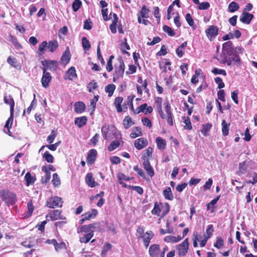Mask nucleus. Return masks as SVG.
Here are the masks:
<instances>
[{"instance_id": "nucleus-39", "label": "nucleus", "mask_w": 257, "mask_h": 257, "mask_svg": "<svg viewBox=\"0 0 257 257\" xmlns=\"http://www.w3.org/2000/svg\"><path fill=\"white\" fill-rule=\"evenodd\" d=\"M115 89V85L113 84H109L105 87V91L108 93L109 97L111 96Z\"/></svg>"}, {"instance_id": "nucleus-23", "label": "nucleus", "mask_w": 257, "mask_h": 257, "mask_svg": "<svg viewBox=\"0 0 257 257\" xmlns=\"http://www.w3.org/2000/svg\"><path fill=\"white\" fill-rule=\"evenodd\" d=\"M153 151L152 147H149L145 150L142 157L143 162H150L149 159L152 157Z\"/></svg>"}, {"instance_id": "nucleus-40", "label": "nucleus", "mask_w": 257, "mask_h": 257, "mask_svg": "<svg viewBox=\"0 0 257 257\" xmlns=\"http://www.w3.org/2000/svg\"><path fill=\"white\" fill-rule=\"evenodd\" d=\"M142 133L140 127H136L133 130L132 133L130 134V137L132 139L136 138L141 136Z\"/></svg>"}, {"instance_id": "nucleus-9", "label": "nucleus", "mask_w": 257, "mask_h": 257, "mask_svg": "<svg viewBox=\"0 0 257 257\" xmlns=\"http://www.w3.org/2000/svg\"><path fill=\"white\" fill-rule=\"evenodd\" d=\"M43 67L42 70L45 69L46 71L47 70H55L57 67V62L53 60H45L42 62Z\"/></svg>"}, {"instance_id": "nucleus-60", "label": "nucleus", "mask_w": 257, "mask_h": 257, "mask_svg": "<svg viewBox=\"0 0 257 257\" xmlns=\"http://www.w3.org/2000/svg\"><path fill=\"white\" fill-rule=\"evenodd\" d=\"M56 133L54 131H52L51 134L47 137V141L49 144H51L53 142L55 138L56 137Z\"/></svg>"}, {"instance_id": "nucleus-20", "label": "nucleus", "mask_w": 257, "mask_h": 257, "mask_svg": "<svg viewBox=\"0 0 257 257\" xmlns=\"http://www.w3.org/2000/svg\"><path fill=\"white\" fill-rule=\"evenodd\" d=\"M154 234L152 231H147L145 234L142 236V238L145 244V247L147 248L149 245L150 240L153 238Z\"/></svg>"}, {"instance_id": "nucleus-45", "label": "nucleus", "mask_w": 257, "mask_h": 257, "mask_svg": "<svg viewBox=\"0 0 257 257\" xmlns=\"http://www.w3.org/2000/svg\"><path fill=\"white\" fill-rule=\"evenodd\" d=\"M161 210V217H163L169 212L170 210V206L169 204L167 203L162 204Z\"/></svg>"}, {"instance_id": "nucleus-18", "label": "nucleus", "mask_w": 257, "mask_h": 257, "mask_svg": "<svg viewBox=\"0 0 257 257\" xmlns=\"http://www.w3.org/2000/svg\"><path fill=\"white\" fill-rule=\"evenodd\" d=\"M85 182L87 185L91 188L97 186V183L95 181L91 173H88L85 177Z\"/></svg>"}, {"instance_id": "nucleus-61", "label": "nucleus", "mask_w": 257, "mask_h": 257, "mask_svg": "<svg viewBox=\"0 0 257 257\" xmlns=\"http://www.w3.org/2000/svg\"><path fill=\"white\" fill-rule=\"evenodd\" d=\"M52 182L55 186H57L60 184V181L58 175L56 173H54L53 175Z\"/></svg>"}, {"instance_id": "nucleus-16", "label": "nucleus", "mask_w": 257, "mask_h": 257, "mask_svg": "<svg viewBox=\"0 0 257 257\" xmlns=\"http://www.w3.org/2000/svg\"><path fill=\"white\" fill-rule=\"evenodd\" d=\"M76 73L75 68L74 67H71L66 72L64 76L65 79L72 80L76 77Z\"/></svg>"}, {"instance_id": "nucleus-35", "label": "nucleus", "mask_w": 257, "mask_h": 257, "mask_svg": "<svg viewBox=\"0 0 257 257\" xmlns=\"http://www.w3.org/2000/svg\"><path fill=\"white\" fill-rule=\"evenodd\" d=\"M219 198H220V196H217L216 198L213 199L210 203H209L207 205V210H210L211 208V213H213L215 211V206L214 205L216 204L217 202L219 200Z\"/></svg>"}, {"instance_id": "nucleus-58", "label": "nucleus", "mask_w": 257, "mask_h": 257, "mask_svg": "<svg viewBox=\"0 0 257 257\" xmlns=\"http://www.w3.org/2000/svg\"><path fill=\"white\" fill-rule=\"evenodd\" d=\"M98 85L96 82L94 81L90 82L87 85V89L89 92H93L94 90L97 88Z\"/></svg>"}, {"instance_id": "nucleus-55", "label": "nucleus", "mask_w": 257, "mask_h": 257, "mask_svg": "<svg viewBox=\"0 0 257 257\" xmlns=\"http://www.w3.org/2000/svg\"><path fill=\"white\" fill-rule=\"evenodd\" d=\"M82 5L80 0H74L72 4V9L74 12H77Z\"/></svg>"}, {"instance_id": "nucleus-19", "label": "nucleus", "mask_w": 257, "mask_h": 257, "mask_svg": "<svg viewBox=\"0 0 257 257\" xmlns=\"http://www.w3.org/2000/svg\"><path fill=\"white\" fill-rule=\"evenodd\" d=\"M143 165L144 169L147 172L148 175L151 177H153L154 176L155 173L153 168L151 165L150 162L147 161L143 162Z\"/></svg>"}, {"instance_id": "nucleus-53", "label": "nucleus", "mask_w": 257, "mask_h": 257, "mask_svg": "<svg viewBox=\"0 0 257 257\" xmlns=\"http://www.w3.org/2000/svg\"><path fill=\"white\" fill-rule=\"evenodd\" d=\"M119 144L120 143L117 140L112 142L108 147V151H112L114 150L119 146Z\"/></svg>"}, {"instance_id": "nucleus-44", "label": "nucleus", "mask_w": 257, "mask_h": 257, "mask_svg": "<svg viewBox=\"0 0 257 257\" xmlns=\"http://www.w3.org/2000/svg\"><path fill=\"white\" fill-rule=\"evenodd\" d=\"M123 124L124 127L127 129L134 124V123L131 118L129 116H126L123 120Z\"/></svg>"}, {"instance_id": "nucleus-46", "label": "nucleus", "mask_w": 257, "mask_h": 257, "mask_svg": "<svg viewBox=\"0 0 257 257\" xmlns=\"http://www.w3.org/2000/svg\"><path fill=\"white\" fill-rule=\"evenodd\" d=\"M48 43L46 41H43L39 47L38 53L39 55H42L46 51Z\"/></svg>"}, {"instance_id": "nucleus-21", "label": "nucleus", "mask_w": 257, "mask_h": 257, "mask_svg": "<svg viewBox=\"0 0 257 257\" xmlns=\"http://www.w3.org/2000/svg\"><path fill=\"white\" fill-rule=\"evenodd\" d=\"M70 58H71V55L70 54V52L69 51V49L67 48L64 51V53L63 54V55L61 58V60H60L61 63L64 65H66V64H67L69 63V62L70 60Z\"/></svg>"}, {"instance_id": "nucleus-10", "label": "nucleus", "mask_w": 257, "mask_h": 257, "mask_svg": "<svg viewBox=\"0 0 257 257\" xmlns=\"http://www.w3.org/2000/svg\"><path fill=\"white\" fill-rule=\"evenodd\" d=\"M52 80V76L50 73L46 71L45 69L43 70V75L41 80L43 87L46 88L49 86V83Z\"/></svg>"}, {"instance_id": "nucleus-29", "label": "nucleus", "mask_w": 257, "mask_h": 257, "mask_svg": "<svg viewBox=\"0 0 257 257\" xmlns=\"http://www.w3.org/2000/svg\"><path fill=\"white\" fill-rule=\"evenodd\" d=\"M98 212L97 210L93 209L90 211H88L85 214H83V216H84V218L87 220H89L94 218L97 214Z\"/></svg>"}, {"instance_id": "nucleus-28", "label": "nucleus", "mask_w": 257, "mask_h": 257, "mask_svg": "<svg viewBox=\"0 0 257 257\" xmlns=\"http://www.w3.org/2000/svg\"><path fill=\"white\" fill-rule=\"evenodd\" d=\"M157 147L160 150H163L165 149L166 146V141L161 137H157L156 140Z\"/></svg>"}, {"instance_id": "nucleus-51", "label": "nucleus", "mask_w": 257, "mask_h": 257, "mask_svg": "<svg viewBox=\"0 0 257 257\" xmlns=\"http://www.w3.org/2000/svg\"><path fill=\"white\" fill-rule=\"evenodd\" d=\"M212 127V125L210 123H206L202 125V128L201 130V133L204 136H206L207 133L210 131Z\"/></svg>"}, {"instance_id": "nucleus-12", "label": "nucleus", "mask_w": 257, "mask_h": 257, "mask_svg": "<svg viewBox=\"0 0 257 257\" xmlns=\"http://www.w3.org/2000/svg\"><path fill=\"white\" fill-rule=\"evenodd\" d=\"M148 144L147 139L140 138L135 140L134 146L139 150H142L147 146Z\"/></svg>"}, {"instance_id": "nucleus-38", "label": "nucleus", "mask_w": 257, "mask_h": 257, "mask_svg": "<svg viewBox=\"0 0 257 257\" xmlns=\"http://www.w3.org/2000/svg\"><path fill=\"white\" fill-rule=\"evenodd\" d=\"M163 195L166 199L172 200L174 198L170 187H167L163 191Z\"/></svg>"}, {"instance_id": "nucleus-62", "label": "nucleus", "mask_w": 257, "mask_h": 257, "mask_svg": "<svg viewBox=\"0 0 257 257\" xmlns=\"http://www.w3.org/2000/svg\"><path fill=\"white\" fill-rule=\"evenodd\" d=\"M211 71L213 73H214L215 75L222 74L224 76H225L226 75V73L225 71L223 69H220L215 68H213Z\"/></svg>"}, {"instance_id": "nucleus-11", "label": "nucleus", "mask_w": 257, "mask_h": 257, "mask_svg": "<svg viewBox=\"0 0 257 257\" xmlns=\"http://www.w3.org/2000/svg\"><path fill=\"white\" fill-rule=\"evenodd\" d=\"M164 109L166 112L167 115L165 114V118L167 119V123L169 125H173V122L172 119V114L170 110V106L168 101H166L163 104Z\"/></svg>"}, {"instance_id": "nucleus-37", "label": "nucleus", "mask_w": 257, "mask_h": 257, "mask_svg": "<svg viewBox=\"0 0 257 257\" xmlns=\"http://www.w3.org/2000/svg\"><path fill=\"white\" fill-rule=\"evenodd\" d=\"M123 100V98L121 97H117L115 99L114 104L118 112L122 111V108L121 107V103Z\"/></svg>"}, {"instance_id": "nucleus-24", "label": "nucleus", "mask_w": 257, "mask_h": 257, "mask_svg": "<svg viewBox=\"0 0 257 257\" xmlns=\"http://www.w3.org/2000/svg\"><path fill=\"white\" fill-rule=\"evenodd\" d=\"M98 95H95L94 97L90 100V103L88 105V109L90 111L91 115L93 114L95 111L96 102L98 101Z\"/></svg>"}, {"instance_id": "nucleus-50", "label": "nucleus", "mask_w": 257, "mask_h": 257, "mask_svg": "<svg viewBox=\"0 0 257 257\" xmlns=\"http://www.w3.org/2000/svg\"><path fill=\"white\" fill-rule=\"evenodd\" d=\"M228 58H230L231 60V65H235L237 66H239L240 64V59L239 58L238 56L235 55L233 57L228 56Z\"/></svg>"}, {"instance_id": "nucleus-7", "label": "nucleus", "mask_w": 257, "mask_h": 257, "mask_svg": "<svg viewBox=\"0 0 257 257\" xmlns=\"http://www.w3.org/2000/svg\"><path fill=\"white\" fill-rule=\"evenodd\" d=\"M62 199L60 197L55 196L49 198L47 201V206L49 208L61 207L62 206Z\"/></svg>"}, {"instance_id": "nucleus-49", "label": "nucleus", "mask_w": 257, "mask_h": 257, "mask_svg": "<svg viewBox=\"0 0 257 257\" xmlns=\"http://www.w3.org/2000/svg\"><path fill=\"white\" fill-rule=\"evenodd\" d=\"M43 157L48 163H52L54 161L53 156L48 151H46L43 154Z\"/></svg>"}, {"instance_id": "nucleus-17", "label": "nucleus", "mask_w": 257, "mask_h": 257, "mask_svg": "<svg viewBox=\"0 0 257 257\" xmlns=\"http://www.w3.org/2000/svg\"><path fill=\"white\" fill-rule=\"evenodd\" d=\"M61 211L59 210H54L50 212L46 217H50L52 220H56L61 218Z\"/></svg>"}, {"instance_id": "nucleus-8", "label": "nucleus", "mask_w": 257, "mask_h": 257, "mask_svg": "<svg viewBox=\"0 0 257 257\" xmlns=\"http://www.w3.org/2000/svg\"><path fill=\"white\" fill-rule=\"evenodd\" d=\"M205 33L208 39L210 41H213L218 34V29L216 26H210L205 30Z\"/></svg>"}, {"instance_id": "nucleus-15", "label": "nucleus", "mask_w": 257, "mask_h": 257, "mask_svg": "<svg viewBox=\"0 0 257 257\" xmlns=\"http://www.w3.org/2000/svg\"><path fill=\"white\" fill-rule=\"evenodd\" d=\"M253 17V15L243 12L240 17V21L244 24H249Z\"/></svg>"}, {"instance_id": "nucleus-41", "label": "nucleus", "mask_w": 257, "mask_h": 257, "mask_svg": "<svg viewBox=\"0 0 257 257\" xmlns=\"http://www.w3.org/2000/svg\"><path fill=\"white\" fill-rule=\"evenodd\" d=\"M58 46V42L56 41H49L47 45L48 49L51 52H53Z\"/></svg>"}, {"instance_id": "nucleus-43", "label": "nucleus", "mask_w": 257, "mask_h": 257, "mask_svg": "<svg viewBox=\"0 0 257 257\" xmlns=\"http://www.w3.org/2000/svg\"><path fill=\"white\" fill-rule=\"evenodd\" d=\"M239 8V5L234 2H231L228 6V11L231 13H233L237 11Z\"/></svg>"}, {"instance_id": "nucleus-48", "label": "nucleus", "mask_w": 257, "mask_h": 257, "mask_svg": "<svg viewBox=\"0 0 257 257\" xmlns=\"http://www.w3.org/2000/svg\"><path fill=\"white\" fill-rule=\"evenodd\" d=\"M150 10L147 8L146 6H144L140 11V15L143 18H148L149 17Z\"/></svg>"}, {"instance_id": "nucleus-54", "label": "nucleus", "mask_w": 257, "mask_h": 257, "mask_svg": "<svg viewBox=\"0 0 257 257\" xmlns=\"http://www.w3.org/2000/svg\"><path fill=\"white\" fill-rule=\"evenodd\" d=\"M82 46L85 50H88L90 48V45L88 40L86 37H83L82 39Z\"/></svg>"}, {"instance_id": "nucleus-1", "label": "nucleus", "mask_w": 257, "mask_h": 257, "mask_svg": "<svg viewBox=\"0 0 257 257\" xmlns=\"http://www.w3.org/2000/svg\"><path fill=\"white\" fill-rule=\"evenodd\" d=\"M232 45V43L231 41H227L223 44L222 54L220 58L218 59L221 63H226L228 66L231 65V60L228 56H230L233 53V49Z\"/></svg>"}, {"instance_id": "nucleus-42", "label": "nucleus", "mask_w": 257, "mask_h": 257, "mask_svg": "<svg viewBox=\"0 0 257 257\" xmlns=\"http://www.w3.org/2000/svg\"><path fill=\"white\" fill-rule=\"evenodd\" d=\"M183 122L185 124L184 128L185 130H191L192 128L190 119L189 117H183Z\"/></svg>"}, {"instance_id": "nucleus-36", "label": "nucleus", "mask_w": 257, "mask_h": 257, "mask_svg": "<svg viewBox=\"0 0 257 257\" xmlns=\"http://www.w3.org/2000/svg\"><path fill=\"white\" fill-rule=\"evenodd\" d=\"M22 245L27 247H32L35 245V239L30 237L22 242Z\"/></svg>"}, {"instance_id": "nucleus-33", "label": "nucleus", "mask_w": 257, "mask_h": 257, "mask_svg": "<svg viewBox=\"0 0 257 257\" xmlns=\"http://www.w3.org/2000/svg\"><path fill=\"white\" fill-rule=\"evenodd\" d=\"M25 179L26 182V185L29 186L34 183L36 179L34 177L32 176L30 172L26 173Z\"/></svg>"}, {"instance_id": "nucleus-22", "label": "nucleus", "mask_w": 257, "mask_h": 257, "mask_svg": "<svg viewBox=\"0 0 257 257\" xmlns=\"http://www.w3.org/2000/svg\"><path fill=\"white\" fill-rule=\"evenodd\" d=\"M97 155V151L95 149L90 150L88 153L87 162L88 164H92L95 161Z\"/></svg>"}, {"instance_id": "nucleus-64", "label": "nucleus", "mask_w": 257, "mask_h": 257, "mask_svg": "<svg viewBox=\"0 0 257 257\" xmlns=\"http://www.w3.org/2000/svg\"><path fill=\"white\" fill-rule=\"evenodd\" d=\"M215 82L218 84V88L219 89L223 88L225 86L222 79L219 77L215 78Z\"/></svg>"}, {"instance_id": "nucleus-27", "label": "nucleus", "mask_w": 257, "mask_h": 257, "mask_svg": "<svg viewBox=\"0 0 257 257\" xmlns=\"http://www.w3.org/2000/svg\"><path fill=\"white\" fill-rule=\"evenodd\" d=\"M85 108V105L81 101L76 102L74 104V110L77 113H81L83 112L84 111Z\"/></svg>"}, {"instance_id": "nucleus-30", "label": "nucleus", "mask_w": 257, "mask_h": 257, "mask_svg": "<svg viewBox=\"0 0 257 257\" xmlns=\"http://www.w3.org/2000/svg\"><path fill=\"white\" fill-rule=\"evenodd\" d=\"M87 120V119L86 116L77 117L75 119V124L78 127H81L85 125Z\"/></svg>"}, {"instance_id": "nucleus-57", "label": "nucleus", "mask_w": 257, "mask_h": 257, "mask_svg": "<svg viewBox=\"0 0 257 257\" xmlns=\"http://www.w3.org/2000/svg\"><path fill=\"white\" fill-rule=\"evenodd\" d=\"M134 170L138 173V174L141 176L143 179H147L146 176L143 170L140 169L138 166H136L134 167Z\"/></svg>"}, {"instance_id": "nucleus-2", "label": "nucleus", "mask_w": 257, "mask_h": 257, "mask_svg": "<svg viewBox=\"0 0 257 257\" xmlns=\"http://www.w3.org/2000/svg\"><path fill=\"white\" fill-rule=\"evenodd\" d=\"M4 102L5 103L9 104L10 106V116L7 120L4 128V132L5 133L9 134L10 133V128L11 127L14 120L15 102L12 96L10 95H5Z\"/></svg>"}, {"instance_id": "nucleus-56", "label": "nucleus", "mask_w": 257, "mask_h": 257, "mask_svg": "<svg viewBox=\"0 0 257 257\" xmlns=\"http://www.w3.org/2000/svg\"><path fill=\"white\" fill-rule=\"evenodd\" d=\"M223 245L224 241L223 239L221 238V237H217L216 241L214 243V246L217 248H220L223 246Z\"/></svg>"}, {"instance_id": "nucleus-26", "label": "nucleus", "mask_w": 257, "mask_h": 257, "mask_svg": "<svg viewBox=\"0 0 257 257\" xmlns=\"http://www.w3.org/2000/svg\"><path fill=\"white\" fill-rule=\"evenodd\" d=\"M7 62L17 69L20 70L21 69L20 63H18L15 58L9 56L7 59Z\"/></svg>"}, {"instance_id": "nucleus-14", "label": "nucleus", "mask_w": 257, "mask_h": 257, "mask_svg": "<svg viewBox=\"0 0 257 257\" xmlns=\"http://www.w3.org/2000/svg\"><path fill=\"white\" fill-rule=\"evenodd\" d=\"M97 224V223H93L88 225H83L80 228H78L77 229V232L79 233L84 232L88 233L91 231H93V230H92V228L96 227Z\"/></svg>"}, {"instance_id": "nucleus-31", "label": "nucleus", "mask_w": 257, "mask_h": 257, "mask_svg": "<svg viewBox=\"0 0 257 257\" xmlns=\"http://www.w3.org/2000/svg\"><path fill=\"white\" fill-rule=\"evenodd\" d=\"M162 203H157L156 202L154 204V207L152 210V213L153 214L157 215L161 217V208Z\"/></svg>"}, {"instance_id": "nucleus-3", "label": "nucleus", "mask_w": 257, "mask_h": 257, "mask_svg": "<svg viewBox=\"0 0 257 257\" xmlns=\"http://www.w3.org/2000/svg\"><path fill=\"white\" fill-rule=\"evenodd\" d=\"M0 197L8 206L13 205L17 201L16 194L4 190H0Z\"/></svg>"}, {"instance_id": "nucleus-5", "label": "nucleus", "mask_w": 257, "mask_h": 257, "mask_svg": "<svg viewBox=\"0 0 257 257\" xmlns=\"http://www.w3.org/2000/svg\"><path fill=\"white\" fill-rule=\"evenodd\" d=\"M125 69V65L123 61L121 59H119L115 64L114 73L113 74V81L116 79H118L120 77H122Z\"/></svg>"}, {"instance_id": "nucleus-25", "label": "nucleus", "mask_w": 257, "mask_h": 257, "mask_svg": "<svg viewBox=\"0 0 257 257\" xmlns=\"http://www.w3.org/2000/svg\"><path fill=\"white\" fill-rule=\"evenodd\" d=\"M42 171L45 173V175L42 177V182L43 183L48 182L51 178V173L48 171V168L46 166H43L42 167Z\"/></svg>"}, {"instance_id": "nucleus-47", "label": "nucleus", "mask_w": 257, "mask_h": 257, "mask_svg": "<svg viewBox=\"0 0 257 257\" xmlns=\"http://www.w3.org/2000/svg\"><path fill=\"white\" fill-rule=\"evenodd\" d=\"M239 170L238 171V174L239 175L244 174L245 173L247 170V166L246 165V163L243 162L239 164Z\"/></svg>"}, {"instance_id": "nucleus-59", "label": "nucleus", "mask_w": 257, "mask_h": 257, "mask_svg": "<svg viewBox=\"0 0 257 257\" xmlns=\"http://www.w3.org/2000/svg\"><path fill=\"white\" fill-rule=\"evenodd\" d=\"M66 244L64 242H62L59 243H58L57 242L55 246V249L57 251H59L62 249H66Z\"/></svg>"}, {"instance_id": "nucleus-32", "label": "nucleus", "mask_w": 257, "mask_h": 257, "mask_svg": "<svg viewBox=\"0 0 257 257\" xmlns=\"http://www.w3.org/2000/svg\"><path fill=\"white\" fill-rule=\"evenodd\" d=\"M93 236V231H91L88 233L85 234L83 236L80 237L79 241L81 242L86 243L89 241Z\"/></svg>"}, {"instance_id": "nucleus-4", "label": "nucleus", "mask_w": 257, "mask_h": 257, "mask_svg": "<svg viewBox=\"0 0 257 257\" xmlns=\"http://www.w3.org/2000/svg\"><path fill=\"white\" fill-rule=\"evenodd\" d=\"M101 133L103 138L105 140L109 139L110 137L111 133L115 135L116 139L121 138V134L113 126H110L108 125H105L101 128Z\"/></svg>"}, {"instance_id": "nucleus-34", "label": "nucleus", "mask_w": 257, "mask_h": 257, "mask_svg": "<svg viewBox=\"0 0 257 257\" xmlns=\"http://www.w3.org/2000/svg\"><path fill=\"white\" fill-rule=\"evenodd\" d=\"M229 123H227L225 120H223L221 123L222 132L224 136H226L228 134L229 130Z\"/></svg>"}, {"instance_id": "nucleus-52", "label": "nucleus", "mask_w": 257, "mask_h": 257, "mask_svg": "<svg viewBox=\"0 0 257 257\" xmlns=\"http://www.w3.org/2000/svg\"><path fill=\"white\" fill-rule=\"evenodd\" d=\"M163 29L165 33H167L168 35L171 37H173L175 35V33L174 30L168 26H164Z\"/></svg>"}, {"instance_id": "nucleus-6", "label": "nucleus", "mask_w": 257, "mask_h": 257, "mask_svg": "<svg viewBox=\"0 0 257 257\" xmlns=\"http://www.w3.org/2000/svg\"><path fill=\"white\" fill-rule=\"evenodd\" d=\"M189 247L188 238H186L181 244L176 246L178 254L179 256H184L187 253Z\"/></svg>"}, {"instance_id": "nucleus-63", "label": "nucleus", "mask_w": 257, "mask_h": 257, "mask_svg": "<svg viewBox=\"0 0 257 257\" xmlns=\"http://www.w3.org/2000/svg\"><path fill=\"white\" fill-rule=\"evenodd\" d=\"M111 245L110 244V243H106L103 247V249L102 250V252H101V254H102V256H105L107 253V252L111 248Z\"/></svg>"}, {"instance_id": "nucleus-13", "label": "nucleus", "mask_w": 257, "mask_h": 257, "mask_svg": "<svg viewBox=\"0 0 257 257\" xmlns=\"http://www.w3.org/2000/svg\"><path fill=\"white\" fill-rule=\"evenodd\" d=\"M160 252V245L154 244L150 246L149 253L151 257H159Z\"/></svg>"}]
</instances>
